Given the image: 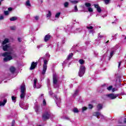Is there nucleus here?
Listing matches in <instances>:
<instances>
[{"label":"nucleus","mask_w":126,"mask_h":126,"mask_svg":"<svg viewBox=\"0 0 126 126\" xmlns=\"http://www.w3.org/2000/svg\"><path fill=\"white\" fill-rule=\"evenodd\" d=\"M1 55L2 57H5L3 59V61L5 62L11 61L13 58H17V55H16V54L13 50H11L9 52H4L2 53Z\"/></svg>","instance_id":"1"},{"label":"nucleus","mask_w":126,"mask_h":126,"mask_svg":"<svg viewBox=\"0 0 126 126\" xmlns=\"http://www.w3.org/2000/svg\"><path fill=\"white\" fill-rule=\"evenodd\" d=\"M26 88H25V85L23 84L21 86V94L20 98L21 100L24 101L25 100V96H26Z\"/></svg>","instance_id":"2"},{"label":"nucleus","mask_w":126,"mask_h":126,"mask_svg":"<svg viewBox=\"0 0 126 126\" xmlns=\"http://www.w3.org/2000/svg\"><path fill=\"white\" fill-rule=\"evenodd\" d=\"M48 93L50 96H51V97H53L57 106L59 107V104L61 103V97H58V96L54 94L52 91H49Z\"/></svg>","instance_id":"3"},{"label":"nucleus","mask_w":126,"mask_h":126,"mask_svg":"<svg viewBox=\"0 0 126 126\" xmlns=\"http://www.w3.org/2000/svg\"><path fill=\"white\" fill-rule=\"evenodd\" d=\"M51 116H52V113H51L50 109H47L42 114V120L43 121H47V120H49L51 118Z\"/></svg>","instance_id":"4"},{"label":"nucleus","mask_w":126,"mask_h":126,"mask_svg":"<svg viewBox=\"0 0 126 126\" xmlns=\"http://www.w3.org/2000/svg\"><path fill=\"white\" fill-rule=\"evenodd\" d=\"M59 80V76L57 74H54L53 75V85L56 88L59 87V84H58Z\"/></svg>","instance_id":"5"},{"label":"nucleus","mask_w":126,"mask_h":126,"mask_svg":"<svg viewBox=\"0 0 126 126\" xmlns=\"http://www.w3.org/2000/svg\"><path fill=\"white\" fill-rule=\"evenodd\" d=\"M86 69V68H85V66L82 65L80 66L79 71L78 72L79 76H80V77H82V76L84 75Z\"/></svg>","instance_id":"6"},{"label":"nucleus","mask_w":126,"mask_h":126,"mask_svg":"<svg viewBox=\"0 0 126 126\" xmlns=\"http://www.w3.org/2000/svg\"><path fill=\"white\" fill-rule=\"evenodd\" d=\"M43 70L42 72L41 73V74L44 75L45 73H46V71H47V64H48V60H44L43 61Z\"/></svg>","instance_id":"7"},{"label":"nucleus","mask_w":126,"mask_h":126,"mask_svg":"<svg viewBox=\"0 0 126 126\" xmlns=\"http://www.w3.org/2000/svg\"><path fill=\"white\" fill-rule=\"evenodd\" d=\"M107 97L108 98H109V99H111V100H113L114 99H116L117 97H119V94H110L106 95Z\"/></svg>","instance_id":"8"},{"label":"nucleus","mask_w":126,"mask_h":126,"mask_svg":"<svg viewBox=\"0 0 126 126\" xmlns=\"http://www.w3.org/2000/svg\"><path fill=\"white\" fill-rule=\"evenodd\" d=\"M37 81H38V80L37 79H34V84H33V88H37V89H39V88H41V85H40L39 84H37ZM36 84H37V85H36Z\"/></svg>","instance_id":"9"},{"label":"nucleus","mask_w":126,"mask_h":126,"mask_svg":"<svg viewBox=\"0 0 126 126\" xmlns=\"http://www.w3.org/2000/svg\"><path fill=\"white\" fill-rule=\"evenodd\" d=\"M73 56V54L72 53H70L68 55V56L66 58V60L65 61H64V62H63L64 63H67L68 62V60H70V59H71L72 58Z\"/></svg>","instance_id":"10"},{"label":"nucleus","mask_w":126,"mask_h":126,"mask_svg":"<svg viewBox=\"0 0 126 126\" xmlns=\"http://www.w3.org/2000/svg\"><path fill=\"white\" fill-rule=\"evenodd\" d=\"M37 64H38V63L32 62L31 67L30 68V69L31 70H33V69H34L35 67L37 66Z\"/></svg>","instance_id":"11"},{"label":"nucleus","mask_w":126,"mask_h":126,"mask_svg":"<svg viewBox=\"0 0 126 126\" xmlns=\"http://www.w3.org/2000/svg\"><path fill=\"white\" fill-rule=\"evenodd\" d=\"M94 116H95V117H97V119H100V117H101L102 118H104V116L100 113V112H94L93 113Z\"/></svg>","instance_id":"12"},{"label":"nucleus","mask_w":126,"mask_h":126,"mask_svg":"<svg viewBox=\"0 0 126 126\" xmlns=\"http://www.w3.org/2000/svg\"><path fill=\"white\" fill-rule=\"evenodd\" d=\"M10 49V46L9 44H6L5 45L3 46V51H8Z\"/></svg>","instance_id":"13"},{"label":"nucleus","mask_w":126,"mask_h":126,"mask_svg":"<svg viewBox=\"0 0 126 126\" xmlns=\"http://www.w3.org/2000/svg\"><path fill=\"white\" fill-rule=\"evenodd\" d=\"M50 39H51V35L49 34H48L46 35L44 37V41L48 42Z\"/></svg>","instance_id":"14"},{"label":"nucleus","mask_w":126,"mask_h":126,"mask_svg":"<svg viewBox=\"0 0 126 126\" xmlns=\"http://www.w3.org/2000/svg\"><path fill=\"white\" fill-rule=\"evenodd\" d=\"M94 7L97 9V11L99 13H101L102 11V10L101 9V8L99 6L98 4H94Z\"/></svg>","instance_id":"15"},{"label":"nucleus","mask_w":126,"mask_h":126,"mask_svg":"<svg viewBox=\"0 0 126 126\" xmlns=\"http://www.w3.org/2000/svg\"><path fill=\"white\" fill-rule=\"evenodd\" d=\"M19 105L21 108L25 110V103L23 101H21L19 103Z\"/></svg>","instance_id":"16"},{"label":"nucleus","mask_w":126,"mask_h":126,"mask_svg":"<svg viewBox=\"0 0 126 126\" xmlns=\"http://www.w3.org/2000/svg\"><path fill=\"white\" fill-rule=\"evenodd\" d=\"M7 102V100L6 99H3V101H0V106H4Z\"/></svg>","instance_id":"17"},{"label":"nucleus","mask_w":126,"mask_h":126,"mask_svg":"<svg viewBox=\"0 0 126 126\" xmlns=\"http://www.w3.org/2000/svg\"><path fill=\"white\" fill-rule=\"evenodd\" d=\"M16 69H15V67L14 66H11L10 67V71L11 72V73H13L14 72H15V70Z\"/></svg>","instance_id":"18"},{"label":"nucleus","mask_w":126,"mask_h":126,"mask_svg":"<svg viewBox=\"0 0 126 126\" xmlns=\"http://www.w3.org/2000/svg\"><path fill=\"white\" fill-rule=\"evenodd\" d=\"M26 5H27V6H28V8H30V7H31V4L30 3V0H28L26 1Z\"/></svg>","instance_id":"19"},{"label":"nucleus","mask_w":126,"mask_h":126,"mask_svg":"<svg viewBox=\"0 0 126 126\" xmlns=\"http://www.w3.org/2000/svg\"><path fill=\"white\" fill-rule=\"evenodd\" d=\"M97 108L98 111H100V110H102L103 108V105L101 104H98L97 106Z\"/></svg>","instance_id":"20"},{"label":"nucleus","mask_w":126,"mask_h":126,"mask_svg":"<svg viewBox=\"0 0 126 126\" xmlns=\"http://www.w3.org/2000/svg\"><path fill=\"white\" fill-rule=\"evenodd\" d=\"M18 19L17 17H12L10 18V21H16V20Z\"/></svg>","instance_id":"21"},{"label":"nucleus","mask_w":126,"mask_h":126,"mask_svg":"<svg viewBox=\"0 0 126 126\" xmlns=\"http://www.w3.org/2000/svg\"><path fill=\"white\" fill-rule=\"evenodd\" d=\"M9 40L7 38H5L4 41L2 42V45L3 46H4V45H6V44H7V43H8Z\"/></svg>","instance_id":"22"},{"label":"nucleus","mask_w":126,"mask_h":126,"mask_svg":"<svg viewBox=\"0 0 126 126\" xmlns=\"http://www.w3.org/2000/svg\"><path fill=\"white\" fill-rule=\"evenodd\" d=\"M34 109L36 113H38V112L39 111V106L38 105H35L34 106Z\"/></svg>","instance_id":"23"},{"label":"nucleus","mask_w":126,"mask_h":126,"mask_svg":"<svg viewBox=\"0 0 126 126\" xmlns=\"http://www.w3.org/2000/svg\"><path fill=\"white\" fill-rule=\"evenodd\" d=\"M78 92H79L78 90H76L73 94V97H76V96L78 95Z\"/></svg>","instance_id":"24"},{"label":"nucleus","mask_w":126,"mask_h":126,"mask_svg":"<svg viewBox=\"0 0 126 126\" xmlns=\"http://www.w3.org/2000/svg\"><path fill=\"white\" fill-rule=\"evenodd\" d=\"M97 38H98V39H99V40H100V39L104 38V35H100V33H98Z\"/></svg>","instance_id":"25"},{"label":"nucleus","mask_w":126,"mask_h":126,"mask_svg":"<svg viewBox=\"0 0 126 126\" xmlns=\"http://www.w3.org/2000/svg\"><path fill=\"white\" fill-rule=\"evenodd\" d=\"M106 57H107V55H106V54L102 56V58L100 59V60H101V61H105V60H106Z\"/></svg>","instance_id":"26"},{"label":"nucleus","mask_w":126,"mask_h":126,"mask_svg":"<svg viewBox=\"0 0 126 126\" xmlns=\"http://www.w3.org/2000/svg\"><path fill=\"white\" fill-rule=\"evenodd\" d=\"M51 15H52V13H51V11H48V13L47 14V18H50L51 17Z\"/></svg>","instance_id":"27"},{"label":"nucleus","mask_w":126,"mask_h":126,"mask_svg":"<svg viewBox=\"0 0 126 126\" xmlns=\"http://www.w3.org/2000/svg\"><path fill=\"white\" fill-rule=\"evenodd\" d=\"M12 100L13 102L15 103V102H16V97H15L14 96H12Z\"/></svg>","instance_id":"28"},{"label":"nucleus","mask_w":126,"mask_h":126,"mask_svg":"<svg viewBox=\"0 0 126 126\" xmlns=\"http://www.w3.org/2000/svg\"><path fill=\"white\" fill-rule=\"evenodd\" d=\"M85 5H86L87 7H90V6H91V4L90 3L87 2L85 4Z\"/></svg>","instance_id":"29"},{"label":"nucleus","mask_w":126,"mask_h":126,"mask_svg":"<svg viewBox=\"0 0 126 126\" xmlns=\"http://www.w3.org/2000/svg\"><path fill=\"white\" fill-rule=\"evenodd\" d=\"M79 63L80 64H83L84 63V60L81 59L79 61Z\"/></svg>","instance_id":"30"},{"label":"nucleus","mask_w":126,"mask_h":126,"mask_svg":"<svg viewBox=\"0 0 126 126\" xmlns=\"http://www.w3.org/2000/svg\"><path fill=\"white\" fill-rule=\"evenodd\" d=\"M111 0H104V1L105 3V4H109V3H110V1Z\"/></svg>","instance_id":"31"},{"label":"nucleus","mask_w":126,"mask_h":126,"mask_svg":"<svg viewBox=\"0 0 126 126\" xmlns=\"http://www.w3.org/2000/svg\"><path fill=\"white\" fill-rule=\"evenodd\" d=\"M43 98H44V94H43L39 95V96L38 97V99L39 100H41V99H43Z\"/></svg>","instance_id":"32"},{"label":"nucleus","mask_w":126,"mask_h":126,"mask_svg":"<svg viewBox=\"0 0 126 126\" xmlns=\"http://www.w3.org/2000/svg\"><path fill=\"white\" fill-rule=\"evenodd\" d=\"M114 54H115V51H112L110 53V58H112V57H113V56H114Z\"/></svg>","instance_id":"33"},{"label":"nucleus","mask_w":126,"mask_h":126,"mask_svg":"<svg viewBox=\"0 0 126 126\" xmlns=\"http://www.w3.org/2000/svg\"><path fill=\"white\" fill-rule=\"evenodd\" d=\"M76 32H81L82 31V29L81 28H78L76 29Z\"/></svg>","instance_id":"34"},{"label":"nucleus","mask_w":126,"mask_h":126,"mask_svg":"<svg viewBox=\"0 0 126 126\" xmlns=\"http://www.w3.org/2000/svg\"><path fill=\"white\" fill-rule=\"evenodd\" d=\"M74 113H78L79 111L77 108H74L73 110Z\"/></svg>","instance_id":"35"},{"label":"nucleus","mask_w":126,"mask_h":126,"mask_svg":"<svg viewBox=\"0 0 126 126\" xmlns=\"http://www.w3.org/2000/svg\"><path fill=\"white\" fill-rule=\"evenodd\" d=\"M60 15H61V12H58L57 13L56 15H55V17L56 18H58L60 17Z\"/></svg>","instance_id":"36"},{"label":"nucleus","mask_w":126,"mask_h":126,"mask_svg":"<svg viewBox=\"0 0 126 126\" xmlns=\"http://www.w3.org/2000/svg\"><path fill=\"white\" fill-rule=\"evenodd\" d=\"M64 7H67L68 6V2H65L64 3Z\"/></svg>","instance_id":"37"},{"label":"nucleus","mask_w":126,"mask_h":126,"mask_svg":"<svg viewBox=\"0 0 126 126\" xmlns=\"http://www.w3.org/2000/svg\"><path fill=\"white\" fill-rule=\"evenodd\" d=\"M112 88H113V86H110L109 87H107V89L109 91H110V90H112Z\"/></svg>","instance_id":"38"},{"label":"nucleus","mask_w":126,"mask_h":126,"mask_svg":"<svg viewBox=\"0 0 126 126\" xmlns=\"http://www.w3.org/2000/svg\"><path fill=\"white\" fill-rule=\"evenodd\" d=\"M71 3H73V4H75L78 2V1L74 0V1H71Z\"/></svg>","instance_id":"39"},{"label":"nucleus","mask_w":126,"mask_h":126,"mask_svg":"<svg viewBox=\"0 0 126 126\" xmlns=\"http://www.w3.org/2000/svg\"><path fill=\"white\" fill-rule=\"evenodd\" d=\"M88 10L90 12H93V9L91 7H89L88 8Z\"/></svg>","instance_id":"40"},{"label":"nucleus","mask_w":126,"mask_h":126,"mask_svg":"<svg viewBox=\"0 0 126 126\" xmlns=\"http://www.w3.org/2000/svg\"><path fill=\"white\" fill-rule=\"evenodd\" d=\"M4 13L5 15H8L9 12H8V11H4Z\"/></svg>","instance_id":"41"},{"label":"nucleus","mask_w":126,"mask_h":126,"mask_svg":"<svg viewBox=\"0 0 126 126\" xmlns=\"http://www.w3.org/2000/svg\"><path fill=\"white\" fill-rule=\"evenodd\" d=\"M87 29H89V30H92V29H93V27L92 26L87 27Z\"/></svg>","instance_id":"42"},{"label":"nucleus","mask_w":126,"mask_h":126,"mask_svg":"<svg viewBox=\"0 0 126 126\" xmlns=\"http://www.w3.org/2000/svg\"><path fill=\"white\" fill-rule=\"evenodd\" d=\"M94 57H98V53L97 52H94Z\"/></svg>","instance_id":"43"},{"label":"nucleus","mask_w":126,"mask_h":126,"mask_svg":"<svg viewBox=\"0 0 126 126\" xmlns=\"http://www.w3.org/2000/svg\"><path fill=\"white\" fill-rule=\"evenodd\" d=\"M86 110H87V107H83L82 108V112H84V111H86Z\"/></svg>","instance_id":"44"},{"label":"nucleus","mask_w":126,"mask_h":126,"mask_svg":"<svg viewBox=\"0 0 126 126\" xmlns=\"http://www.w3.org/2000/svg\"><path fill=\"white\" fill-rule=\"evenodd\" d=\"M43 104L44 106H46V104H47V103L46 102V100L43 99Z\"/></svg>","instance_id":"45"},{"label":"nucleus","mask_w":126,"mask_h":126,"mask_svg":"<svg viewBox=\"0 0 126 126\" xmlns=\"http://www.w3.org/2000/svg\"><path fill=\"white\" fill-rule=\"evenodd\" d=\"M89 108L90 109H92V108H93V105H92V104H89Z\"/></svg>","instance_id":"46"},{"label":"nucleus","mask_w":126,"mask_h":126,"mask_svg":"<svg viewBox=\"0 0 126 126\" xmlns=\"http://www.w3.org/2000/svg\"><path fill=\"white\" fill-rule=\"evenodd\" d=\"M118 35V34H116L114 36H112L113 40H115V39H117V37H116V36Z\"/></svg>","instance_id":"47"},{"label":"nucleus","mask_w":126,"mask_h":126,"mask_svg":"<svg viewBox=\"0 0 126 126\" xmlns=\"http://www.w3.org/2000/svg\"><path fill=\"white\" fill-rule=\"evenodd\" d=\"M34 19H35V20H39V16H36L35 17H34Z\"/></svg>","instance_id":"48"},{"label":"nucleus","mask_w":126,"mask_h":126,"mask_svg":"<svg viewBox=\"0 0 126 126\" xmlns=\"http://www.w3.org/2000/svg\"><path fill=\"white\" fill-rule=\"evenodd\" d=\"M45 56H46V57L47 58H50V54H49V53H46V54H45Z\"/></svg>","instance_id":"49"},{"label":"nucleus","mask_w":126,"mask_h":126,"mask_svg":"<svg viewBox=\"0 0 126 126\" xmlns=\"http://www.w3.org/2000/svg\"><path fill=\"white\" fill-rule=\"evenodd\" d=\"M15 124V121L13 120L12 122V126H14V124Z\"/></svg>","instance_id":"50"},{"label":"nucleus","mask_w":126,"mask_h":126,"mask_svg":"<svg viewBox=\"0 0 126 126\" xmlns=\"http://www.w3.org/2000/svg\"><path fill=\"white\" fill-rule=\"evenodd\" d=\"M4 17L2 15L0 16V20H2L4 19Z\"/></svg>","instance_id":"51"},{"label":"nucleus","mask_w":126,"mask_h":126,"mask_svg":"<svg viewBox=\"0 0 126 126\" xmlns=\"http://www.w3.org/2000/svg\"><path fill=\"white\" fill-rule=\"evenodd\" d=\"M43 47V45H37V48H38V49H40V48H41V47Z\"/></svg>","instance_id":"52"},{"label":"nucleus","mask_w":126,"mask_h":126,"mask_svg":"<svg viewBox=\"0 0 126 126\" xmlns=\"http://www.w3.org/2000/svg\"><path fill=\"white\" fill-rule=\"evenodd\" d=\"M10 29L11 30H15V27H11Z\"/></svg>","instance_id":"53"},{"label":"nucleus","mask_w":126,"mask_h":126,"mask_svg":"<svg viewBox=\"0 0 126 126\" xmlns=\"http://www.w3.org/2000/svg\"><path fill=\"white\" fill-rule=\"evenodd\" d=\"M74 9H75V11H77V10H78V9H77V5L75 6Z\"/></svg>","instance_id":"54"},{"label":"nucleus","mask_w":126,"mask_h":126,"mask_svg":"<svg viewBox=\"0 0 126 126\" xmlns=\"http://www.w3.org/2000/svg\"><path fill=\"white\" fill-rule=\"evenodd\" d=\"M121 64H122V62H119L118 65V68H120V66H121Z\"/></svg>","instance_id":"55"},{"label":"nucleus","mask_w":126,"mask_h":126,"mask_svg":"<svg viewBox=\"0 0 126 126\" xmlns=\"http://www.w3.org/2000/svg\"><path fill=\"white\" fill-rule=\"evenodd\" d=\"M18 40L19 42H22V39L21 38H18Z\"/></svg>","instance_id":"56"},{"label":"nucleus","mask_w":126,"mask_h":126,"mask_svg":"<svg viewBox=\"0 0 126 126\" xmlns=\"http://www.w3.org/2000/svg\"><path fill=\"white\" fill-rule=\"evenodd\" d=\"M8 10L9 11H11V10H12V8H11V7L8 8Z\"/></svg>","instance_id":"57"},{"label":"nucleus","mask_w":126,"mask_h":126,"mask_svg":"<svg viewBox=\"0 0 126 126\" xmlns=\"http://www.w3.org/2000/svg\"><path fill=\"white\" fill-rule=\"evenodd\" d=\"M112 92H115V91H116V89L114 88L113 89H112Z\"/></svg>","instance_id":"58"},{"label":"nucleus","mask_w":126,"mask_h":126,"mask_svg":"<svg viewBox=\"0 0 126 126\" xmlns=\"http://www.w3.org/2000/svg\"><path fill=\"white\" fill-rule=\"evenodd\" d=\"M65 119L66 120H69V118L68 117H65Z\"/></svg>","instance_id":"59"},{"label":"nucleus","mask_w":126,"mask_h":126,"mask_svg":"<svg viewBox=\"0 0 126 126\" xmlns=\"http://www.w3.org/2000/svg\"><path fill=\"white\" fill-rule=\"evenodd\" d=\"M4 0H0V5L1 3V1H3Z\"/></svg>","instance_id":"60"},{"label":"nucleus","mask_w":126,"mask_h":126,"mask_svg":"<svg viewBox=\"0 0 126 126\" xmlns=\"http://www.w3.org/2000/svg\"><path fill=\"white\" fill-rule=\"evenodd\" d=\"M124 123H125V124H126V118H125V119H124Z\"/></svg>","instance_id":"61"},{"label":"nucleus","mask_w":126,"mask_h":126,"mask_svg":"<svg viewBox=\"0 0 126 126\" xmlns=\"http://www.w3.org/2000/svg\"><path fill=\"white\" fill-rule=\"evenodd\" d=\"M116 21H117V20H115L114 21V22H112V24H114V23H115L116 22Z\"/></svg>","instance_id":"62"},{"label":"nucleus","mask_w":126,"mask_h":126,"mask_svg":"<svg viewBox=\"0 0 126 126\" xmlns=\"http://www.w3.org/2000/svg\"><path fill=\"white\" fill-rule=\"evenodd\" d=\"M108 42H109V40H108L107 42H106V44H108Z\"/></svg>","instance_id":"63"},{"label":"nucleus","mask_w":126,"mask_h":126,"mask_svg":"<svg viewBox=\"0 0 126 126\" xmlns=\"http://www.w3.org/2000/svg\"><path fill=\"white\" fill-rule=\"evenodd\" d=\"M121 86H122V84H120L119 87L120 88Z\"/></svg>","instance_id":"64"}]
</instances>
